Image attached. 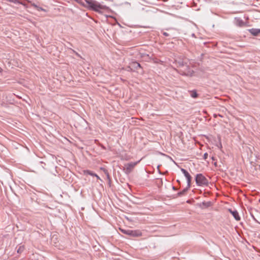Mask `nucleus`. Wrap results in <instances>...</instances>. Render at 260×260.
Wrapping results in <instances>:
<instances>
[{
	"label": "nucleus",
	"mask_w": 260,
	"mask_h": 260,
	"mask_svg": "<svg viewBox=\"0 0 260 260\" xmlns=\"http://www.w3.org/2000/svg\"><path fill=\"white\" fill-rule=\"evenodd\" d=\"M181 171L183 173V174H184V175L185 176V177H186V178L187 179L188 187H190L191 186V179H192L191 176L185 169L181 168Z\"/></svg>",
	"instance_id": "4"
},
{
	"label": "nucleus",
	"mask_w": 260,
	"mask_h": 260,
	"mask_svg": "<svg viewBox=\"0 0 260 260\" xmlns=\"http://www.w3.org/2000/svg\"><path fill=\"white\" fill-rule=\"evenodd\" d=\"M84 173L88 174V175L92 176H94L95 175H96V174L92 172L91 171H90L89 170L84 171Z\"/></svg>",
	"instance_id": "13"
},
{
	"label": "nucleus",
	"mask_w": 260,
	"mask_h": 260,
	"mask_svg": "<svg viewBox=\"0 0 260 260\" xmlns=\"http://www.w3.org/2000/svg\"><path fill=\"white\" fill-rule=\"evenodd\" d=\"M17 4H21V5L24 6H25V4L24 3H23V2H20V1H19V3H17Z\"/></svg>",
	"instance_id": "21"
},
{
	"label": "nucleus",
	"mask_w": 260,
	"mask_h": 260,
	"mask_svg": "<svg viewBox=\"0 0 260 260\" xmlns=\"http://www.w3.org/2000/svg\"><path fill=\"white\" fill-rule=\"evenodd\" d=\"M208 154L207 153H204L203 155V158L204 159H206L208 158Z\"/></svg>",
	"instance_id": "16"
},
{
	"label": "nucleus",
	"mask_w": 260,
	"mask_h": 260,
	"mask_svg": "<svg viewBox=\"0 0 260 260\" xmlns=\"http://www.w3.org/2000/svg\"><path fill=\"white\" fill-rule=\"evenodd\" d=\"M202 205L205 207V208H208L210 206H211V202H203L202 203Z\"/></svg>",
	"instance_id": "12"
},
{
	"label": "nucleus",
	"mask_w": 260,
	"mask_h": 260,
	"mask_svg": "<svg viewBox=\"0 0 260 260\" xmlns=\"http://www.w3.org/2000/svg\"><path fill=\"white\" fill-rule=\"evenodd\" d=\"M216 116H217V115H216V114H215V115H214V117H216Z\"/></svg>",
	"instance_id": "30"
},
{
	"label": "nucleus",
	"mask_w": 260,
	"mask_h": 260,
	"mask_svg": "<svg viewBox=\"0 0 260 260\" xmlns=\"http://www.w3.org/2000/svg\"><path fill=\"white\" fill-rule=\"evenodd\" d=\"M235 24L237 26H240V27H242V26H244L245 23L243 21V20H242L241 18H235Z\"/></svg>",
	"instance_id": "7"
},
{
	"label": "nucleus",
	"mask_w": 260,
	"mask_h": 260,
	"mask_svg": "<svg viewBox=\"0 0 260 260\" xmlns=\"http://www.w3.org/2000/svg\"><path fill=\"white\" fill-rule=\"evenodd\" d=\"M249 32L253 36H256L260 34V29L258 28H251L249 30Z\"/></svg>",
	"instance_id": "8"
},
{
	"label": "nucleus",
	"mask_w": 260,
	"mask_h": 260,
	"mask_svg": "<svg viewBox=\"0 0 260 260\" xmlns=\"http://www.w3.org/2000/svg\"><path fill=\"white\" fill-rule=\"evenodd\" d=\"M37 10L38 11H45V10L44 9H43V8L42 7H39V8H37Z\"/></svg>",
	"instance_id": "18"
},
{
	"label": "nucleus",
	"mask_w": 260,
	"mask_h": 260,
	"mask_svg": "<svg viewBox=\"0 0 260 260\" xmlns=\"http://www.w3.org/2000/svg\"><path fill=\"white\" fill-rule=\"evenodd\" d=\"M211 158H212V159L213 160H215V157L214 156H212Z\"/></svg>",
	"instance_id": "25"
},
{
	"label": "nucleus",
	"mask_w": 260,
	"mask_h": 260,
	"mask_svg": "<svg viewBox=\"0 0 260 260\" xmlns=\"http://www.w3.org/2000/svg\"><path fill=\"white\" fill-rule=\"evenodd\" d=\"M195 180L198 186H208L209 184L208 179L202 174H198Z\"/></svg>",
	"instance_id": "2"
},
{
	"label": "nucleus",
	"mask_w": 260,
	"mask_h": 260,
	"mask_svg": "<svg viewBox=\"0 0 260 260\" xmlns=\"http://www.w3.org/2000/svg\"><path fill=\"white\" fill-rule=\"evenodd\" d=\"M94 176H95V177H96L98 179H100V177H99L98 175H97L96 174V175H95Z\"/></svg>",
	"instance_id": "23"
},
{
	"label": "nucleus",
	"mask_w": 260,
	"mask_h": 260,
	"mask_svg": "<svg viewBox=\"0 0 260 260\" xmlns=\"http://www.w3.org/2000/svg\"><path fill=\"white\" fill-rule=\"evenodd\" d=\"M128 236L132 237H139L142 235V233L140 230H128Z\"/></svg>",
	"instance_id": "5"
},
{
	"label": "nucleus",
	"mask_w": 260,
	"mask_h": 260,
	"mask_svg": "<svg viewBox=\"0 0 260 260\" xmlns=\"http://www.w3.org/2000/svg\"><path fill=\"white\" fill-rule=\"evenodd\" d=\"M128 68L129 69V70H131V71H132V70H133L132 67H131V66H129V67H128Z\"/></svg>",
	"instance_id": "22"
},
{
	"label": "nucleus",
	"mask_w": 260,
	"mask_h": 260,
	"mask_svg": "<svg viewBox=\"0 0 260 260\" xmlns=\"http://www.w3.org/2000/svg\"><path fill=\"white\" fill-rule=\"evenodd\" d=\"M214 165L216 166V162H214Z\"/></svg>",
	"instance_id": "28"
},
{
	"label": "nucleus",
	"mask_w": 260,
	"mask_h": 260,
	"mask_svg": "<svg viewBox=\"0 0 260 260\" xmlns=\"http://www.w3.org/2000/svg\"><path fill=\"white\" fill-rule=\"evenodd\" d=\"M24 250L23 246H20L17 250V252L18 253H21Z\"/></svg>",
	"instance_id": "15"
},
{
	"label": "nucleus",
	"mask_w": 260,
	"mask_h": 260,
	"mask_svg": "<svg viewBox=\"0 0 260 260\" xmlns=\"http://www.w3.org/2000/svg\"><path fill=\"white\" fill-rule=\"evenodd\" d=\"M250 215L251 216V217H252V218L255 220V221H257L256 219H255V218L254 217L253 214V213L252 212H250Z\"/></svg>",
	"instance_id": "19"
},
{
	"label": "nucleus",
	"mask_w": 260,
	"mask_h": 260,
	"mask_svg": "<svg viewBox=\"0 0 260 260\" xmlns=\"http://www.w3.org/2000/svg\"><path fill=\"white\" fill-rule=\"evenodd\" d=\"M31 5L32 7H34L35 8H36L37 9V8H39V7L37 5H36L35 3H31Z\"/></svg>",
	"instance_id": "17"
},
{
	"label": "nucleus",
	"mask_w": 260,
	"mask_h": 260,
	"mask_svg": "<svg viewBox=\"0 0 260 260\" xmlns=\"http://www.w3.org/2000/svg\"><path fill=\"white\" fill-rule=\"evenodd\" d=\"M131 66L133 68L136 70L141 68V64L137 61L132 62L131 64Z\"/></svg>",
	"instance_id": "9"
},
{
	"label": "nucleus",
	"mask_w": 260,
	"mask_h": 260,
	"mask_svg": "<svg viewBox=\"0 0 260 260\" xmlns=\"http://www.w3.org/2000/svg\"><path fill=\"white\" fill-rule=\"evenodd\" d=\"M172 188H173V190H177V188H176L175 186H173Z\"/></svg>",
	"instance_id": "24"
},
{
	"label": "nucleus",
	"mask_w": 260,
	"mask_h": 260,
	"mask_svg": "<svg viewBox=\"0 0 260 260\" xmlns=\"http://www.w3.org/2000/svg\"><path fill=\"white\" fill-rule=\"evenodd\" d=\"M139 162H131L125 165L123 170L124 172L126 174H129L133 170L134 167L137 165V164Z\"/></svg>",
	"instance_id": "3"
},
{
	"label": "nucleus",
	"mask_w": 260,
	"mask_h": 260,
	"mask_svg": "<svg viewBox=\"0 0 260 260\" xmlns=\"http://www.w3.org/2000/svg\"><path fill=\"white\" fill-rule=\"evenodd\" d=\"M229 211L232 214L236 220L239 221L240 220V216H239V213L237 210H232V209H229Z\"/></svg>",
	"instance_id": "6"
},
{
	"label": "nucleus",
	"mask_w": 260,
	"mask_h": 260,
	"mask_svg": "<svg viewBox=\"0 0 260 260\" xmlns=\"http://www.w3.org/2000/svg\"><path fill=\"white\" fill-rule=\"evenodd\" d=\"M120 230L123 234H124L127 235H128L129 229H122L120 228Z\"/></svg>",
	"instance_id": "14"
},
{
	"label": "nucleus",
	"mask_w": 260,
	"mask_h": 260,
	"mask_svg": "<svg viewBox=\"0 0 260 260\" xmlns=\"http://www.w3.org/2000/svg\"><path fill=\"white\" fill-rule=\"evenodd\" d=\"M218 116H220V117H222V116L220 114H218Z\"/></svg>",
	"instance_id": "29"
},
{
	"label": "nucleus",
	"mask_w": 260,
	"mask_h": 260,
	"mask_svg": "<svg viewBox=\"0 0 260 260\" xmlns=\"http://www.w3.org/2000/svg\"><path fill=\"white\" fill-rule=\"evenodd\" d=\"M3 69L0 67V73L2 72Z\"/></svg>",
	"instance_id": "26"
},
{
	"label": "nucleus",
	"mask_w": 260,
	"mask_h": 260,
	"mask_svg": "<svg viewBox=\"0 0 260 260\" xmlns=\"http://www.w3.org/2000/svg\"><path fill=\"white\" fill-rule=\"evenodd\" d=\"M189 188L190 187H188V186H187V187L185 188H184L181 191H180L177 193V196H182L185 194Z\"/></svg>",
	"instance_id": "10"
},
{
	"label": "nucleus",
	"mask_w": 260,
	"mask_h": 260,
	"mask_svg": "<svg viewBox=\"0 0 260 260\" xmlns=\"http://www.w3.org/2000/svg\"><path fill=\"white\" fill-rule=\"evenodd\" d=\"M190 95L193 98H196L198 97V93L195 90H192L190 91Z\"/></svg>",
	"instance_id": "11"
},
{
	"label": "nucleus",
	"mask_w": 260,
	"mask_h": 260,
	"mask_svg": "<svg viewBox=\"0 0 260 260\" xmlns=\"http://www.w3.org/2000/svg\"><path fill=\"white\" fill-rule=\"evenodd\" d=\"M75 1L84 7L89 8L95 12H99L100 10L105 9L107 8L106 6L101 5L99 2L94 0Z\"/></svg>",
	"instance_id": "1"
},
{
	"label": "nucleus",
	"mask_w": 260,
	"mask_h": 260,
	"mask_svg": "<svg viewBox=\"0 0 260 260\" xmlns=\"http://www.w3.org/2000/svg\"><path fill=\"white\" fill-rule=\"evenodd\" d=\"M163 35L166 37H168L169 36V34L166 32H164Z\"/></svg>",
	"instance_id": "20"
},
{
	"label": "nucleus",
	"mask_w": 260,
	"mask_h": 260,
	"mask_svg": "<svg viewBox=\"0 0 260 260\" xmlns=\"http://www.w3.org/2000/svg\"><path fill=\"white\" fill-rule=\"evenodd\" d=\"M177 181L179 183H180V181L179 180H177Z\"/></svg>",
	"instance_id": "27"
}]
</instances>
